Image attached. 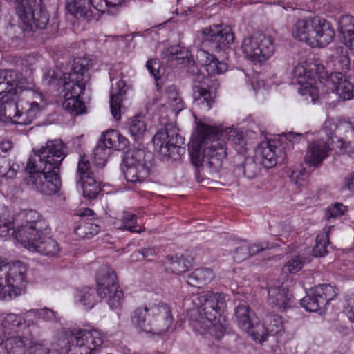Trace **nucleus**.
<instances>
[{
  "mask_svg": "<svg viewBox=\"0 0 354 354\" xmlns=\"http://www.w3.org/2000/svg\"><path fill=\"white\" fill-rule=\"evenodd\" d=\"M45 105L32 80L13 70L0 71V121L28 125Z\"/></svg>",
  "mask_w": 354,
  "mask_h": 354,
  "instance_id": "nucleus-1",
  "label": "nucleus"
},
{
  "mask_svg": "<svg viewBox=\"0 0 354 354\" xmlns=\"http://www.w3.org/2000/svg\"><path fill=\"white\" fill-rule=\"evenodd\" d=\"M60 140H50L35 158L29 159L26 169L29 174L27 184L44 194L57 192L61 187L58 175L59 165L65 157Z\"/></svg>",
  "mask_w": 354,
  "mask_h": 354,
  "instance_id": "nucleus-2",
  "label": "nucleus"
},
{
  "mask_svg": "<svg viewBox=\"0 0 354 354\" xmlns=\"http://www.w3.org/2000/svg\"><path fill=\"white\" fill-rule=\"evenodd\" d=\"M196 124V140L189 147L192 163L196 167L205 165L216 171L226 156V142L220 137L218 127L203 121Z\"/></svg>",
  "mask_w": 354,
  "mask_h": 354,
  "instance_id": "nucleus-3",
  "label": "nucleus"
},
{
  "mask_svg": "<svg viewBox=\"0 0 354 354\" xmlns=\"http://www.w3.org/2000/svg\"><path fill=\"white\" fill-rule=\"evenodd\" d=\"M194 305L198 313V317L192 322L195 330L201 334L209 333L217 339L224 335L221 313L225 307V295L211 291L201 292L193 299Z\"/></svg>",
  "mask_w": 354,
  "mask_h": 354,
  "instance_id": "nucleus-4",
  "label": "nucleus"
},
{
  "mask_svg": "<svg viewBox=\"0 0 354 354\" xmlns=\"http://www.w3.org/2000/svg\"><path fill=\"white\" fill-rule=\"evenodd\" d=\"M26 222L32 225L22 230L23 234L20 236L22 245L29 251L55 255L59 247L57 243L48 236L50 230L47 221L38 212H31L26 216Z\"/></svg>",
  "mask_w": 354,
  "mask_h": 354,
  "instance_id": "nucleus-5",
  "label": "nucleus"
},
{
  "mask_svg": "<svg viewBox=\"0 0 354 354\" xmlns=\"http://www.w3.org/2000/svg\"><path fill=\"white\" fill-rule=\"evenodd\" d=\"M86 60L75 59L73 70L63 75L64 88L63 108L73 115L84 113L86 109L84 103L80 100V95L85 89L86 80L84 73L87 70Z\"/></svg>",
  "mask_w": 354,
  "mask_h": 354,
  "instance_id": "nucleus-6",
  "label": "nucleus"
},
{
  "mask_svg": "<svg viewBox=\"0 0 354 354\" xmlns=\"http://www.w3.org/2000/svg\"><path fill=\"white\" fill-rule=\"evenodd\" d=\"M173 322L169 306L163 303L137 308L131 322L140 333L161 335L167 331Z\"/></svg>",
  "mask_w": 354,
  "mask_h": 354,
  "instance_id": "nucleus-7",
  "label": "nucleus"
},
{
  "mask_svg": "<svg viewBox=\"0 0 354 354\" xmlns=\"http://www.w3.org/2000/svg\"><path fill=\"white\" fill-rule=\"evenodd\" d=\"M26 267L19 262L0 266V299H12L22 293L26 284Z\"/></svg>",
  "mask_w": 354,
  "mask_h": 354,
  "instance_id": "nucleus-8",
  "label": "nucleus"
},
{
  "mask_svg": "<svg viewBox=\"0 0 354 354\" xmlns=\"http://www.w3.org/2000/svg\"><path fill=\"white\" fill-rule=\"evenodd\" d=\"M243 56L254 64L270 59L275 52L274 39L270 35L254 33L243 38L241 42Z\"/></svg>",
  "mask_w": 354,
  "mask_h": 354,
  "instance_id": "nucleus-9",
  "label": "nucleus"
},
{
  "mask_svg": "<svg viewBox=\"0 0 354 354\" xmlns=\"http://www.w3.org/2000/svg\"><path fill=\"white\" fill-rule=\"evenodd\" d=\"M315 67V65L310 62H301L295 67L292 72L293 78L299 85V93L301 95L308 96L313 103H315L317 100L320 75H324L326 72L323 66H316L317 74L314 75L313 71Z\"/></svg>",
  "mask_w": 354,
  "mask_h": 354,
  "instance_id": "nucleus-10",
  "label": "nucleus"
},
{
  "mask_svg": "<svg viewBox=\"0 0 354 354\" xmlns=\"http://www.w3.org/2000/svg\"><path fill=\"white\" fill-rule=\"evenodd\" d=\"M105 336L96 328L80 330L72 334L68 340V346L62 348V354H97Z\"/></svg>",
  "mask_w": 354,
  "mask_h": 354,
  "instance_id": "nucleus-11",
  "label": "nucleus"
},
{
  "mask_svg": "<svg viewBox=\"0 0 354 354\" xmlns=\"http://www.w3.org/2000/svg\"><path fill=\"white\" fill-rule=\"evenodd\" d=\"M16 10L19 25L24 30L43 29L48 23L49 16L42 8L41 0H21Z\"/></svg>",
  "mask_w": 354,
  "mask_h": 354,
  "instance_id": "nucleus-12",
  "label": "nucleus"
},
{
  "mask_svg": "<svg viewBox=\"0 0 354 354\" xmlns=\"http://www.w3.org/2000/svg\"><path fill=\"white\" fill-rule=\"evenodd\" d=\"M339 32L346 46H337L330 57V62L336 70L346 72L351 67V59L347 48L354 46V17L342 16L339 21Z\"/></svg>",
  "mask_w": 354,
  "mask_h": 354,
  "instance_id": "nucleus-13",
  "label": "nucleus"
},
{
  "mask_svg": "<svg viewBox=\"0 0 354 354\" xmlns=\"http://www.w3.org/2000/svg\"><path fill=\"white\" fill-rule=\"evenodd\" d=\"M97 294L106 299L111 309L118 308L122 304L123 293L119 289L116 274L108 266H102L96 275Z\"/></svg>",
  "mask_w": 354,
  "mask_h": 354,
  "instance_id": "nucleus-14",
  "label": "nucleus"
},
{
  "mask_svg": "<svg viewBox=\"0 0 354 354\" xmlns=\"http://www.w3.org/2000/svg\"><path fill=\"white\" fill-rule=\"evenodd\" d=\"M319 84L320 88L317 101L330 92L335 93L343 100H348L354 97V84L341 72H334L328 75L326 71L324 75H320Z\"/></svg>",
  "mask_w": 354,
  "mask_h": 354,
  "instance_id": "nucleus-15",
  "label": "nucleus"
},
{
  "mask_svg": "<svg viewBox=\"0 0 354 354\" xmlns=\"http://www.w3.org/2000/svg\"><path fill=\"white\" fill-rule=\"evenodd\" d=\"M144 151L133 150L128 151L124 158L122 172L127 181L132 183H141L149 175V167L147 165Z\"/></svg>",
  "mask_w": 354,
  "mask_h": 354,
  "instance_id": "nucleus-16",
  "label": "nucleus"
},
{
  "mask_svg": "<svg viewBox=\"0 0 354 354\" xmlns=\"http://www.w3.org/2000/svg\"><path fill=\"white\" fill-rule=\"evenodd\" d=\"M336 296L335 288L330 284H322L315 286L310 292L301 299V305L310 312L322 314L326 305Z\"/></svg>",
  "mask_w": 354,
  "mask_h": 354,
  "instance_id": "nucleus-17",
  "label": "nucleus"
},
{
  "mask_svg": "<svg viewBox=\"0 0 354 354\" xmlns=\"http://www.w3.org/2000/svg\"><path fill=\"white\" fill-rule=\"evenodd\" d=\"M108 6L106 0H66L68 11L87 21L97 19Z\"/></svg>",
  "mask_w": 354,
  "mask_h": 354,
  "instance_id": "nucleus-18",
  "label": "nucleus"
},
{
  "mask_svg": "<svg viewBox=\"0 0 354 354\" xmlns=\"http://www.w3.org/2000/svg\"><path fill=\"white\" fill-rule=\"evenodd\" d=\"M335 30L330 22L318 17L311 18L307 44L312 48H324L334 38Z\"/></svg>",
  "mask_w": 354,
  "mask_h": 354,
  "instance_id": "nucleus-19",
  "label": "nucleus"
},
{
  "mask_svg": "<svg viewBox=\"0 0 354 354\" xmlns=\"http://www.w3.org/2000/svg\"><path fill=\"white\" fill-rule=\"evenodd\" d=\"M203 44L219 51L225 50L234 40V35L229 26L224 25H214L203 30Z\"/></svg>",
  "mask_w": 354,
  "mask_h": 354,
  "instance_id": "nucleus-20",
  "label": "nucleus"
},
{
  "mask_svg": "<svg viewBox=\"0 0 354 354\" xmlns=\"http://www.w3.org/2000/svg\"><path fill=\"white\" fill-rule=\"evenodd\" d=\"M76 182L84 198H94L101 191L100 183L93 176L90 162L84 156L78 162Z\"/></svg>",
  "mask_w": 354,
  "mask_h": 354,
  "instance_id": "nucleus-21",
  "label": "nucleus"
},
{
  "mask_svg": "<svg viewBox=\"0 0 354 354\" xmlns=\"http://www.w3.org/2000/svg\"><path fill=\"white\" fill-rule=\"evenodd\" d=\"M155 149L163 156H170L174 150L180 149L183 138L178 135V130L171 127H166L157 131L153 138Z\"/></svg>",
  "mask_w": 354,
  "mask_h": 354,
  "instance_id": "nucleus-22",
  "label": "nucleus"
},
{
  "mask_svg": "<svg viewBox=\"0 0 354 354\" xmlns=\"http://www.w3.org/2000/svg\"><path fill=\"white\" fill-rule=\"evenodd\" d=\"M31 212H37L35 210H26L21 212L14 218H8L0 216V237L6 240L14 238L22 245L21 235L23 234L21 230L28 225H32L26 222V216Z\"/></svg>",
  "mask_w": 354,
  "mask_h": 354,
  "instance_id": "nucleus-23",
  "label": "nucleus"
},
{
  "mask_svg": "<svg viewBox=\"0 0 354 354\" xmlns=\"http://www.w3.org/2000/svg\"><path fill=\"white\" fill-rule=\"evenodd\" d=\"M5 349L8 354H45L46 353L45 348L41 345L33 343L28 338L19 336L8 338L5 342Z\"/></svg>",
  "mask_w": 354,
  "mask_h": 354,
  "instance_id": "nucleus-24",
  "label": "nucleus"
},
{
  "mask_svg": "<svg viewBox=\"0 0 354 354\" xmlns=\"http://www.w3.org/2000/svg\"><path fill=\"white\" fill-rule=\"evenodd\" d=\"M330 150V138L312 142L308 147L304 160L308 165L316 167L328 156Z\"/></svg>",
  "mask_w": 354,
  "mask_h": 354,
  "instance_id": "nucleus-25",
  "label": "nucleus"
},
{
  "mask_svg": "<svg viewBox=\"0 0 354 354\" xmlns=\"http://www.w3.org/2000/svg\"><path fill=\"white\" fill-rule=\"evenodd\" d=\"M268 294V303L273 308L284 311L292 306V297L286 288L269 287Z\"/></svg>",
  "mask_w": 354,
  "mask_h": 354,
  "instance_id": "nucleus-26",
  "label": "nucleus"
},
{
  "mask_svg": "<svg viewBox=\"0 0 354 354\" xmlns=\"http://www.w3.org/2000/svg\"><path fill=\"white\" fill-rule=\"evenodd\" d=\"M192 90L194 105L203 111H209L214 103L215 94L203 83L194 84Z\"/></svg>",
  "mask_w": 354,
  "mask_h": 354,
  "instance_id": "nucleus-27",
  "label": "nucleus"
},
{
  "mask_svg": "<svg viewBox=\"0 0 354 354\" xmlns=\"http://www.w3.org/2000/svg\"><path fill=\"white\" fill-rule=\"evenodd\" d=\"M254 162L266 168L277 164L276 147L270 141L263 142L254 150Z\"/></svg>",
  "mask_w": 354,
  "mask_h": 354,
  "instance_id": "nucleus-28",
  "label": "nucleus"
},
{
  "mask_svg": "<svg viewBox=\"0 0 354 354\" xmlns=\"http://www.w3.org/2000/svg\"><path fill=\"white\" fill-rule=\"evenodd\" d=\"M196 59L209 75L222 74L227 70L225 62L219 61L216 56L204 50L197 51Z\"/></svg>",
  "mask_w": 354,
  "mask_h": 354,
  "instance_id": "nucleus-29",
  "label": "nucleus"
},
{
  "mask_svg": "<svg viewBox=\"0 0 354 354\" xmlns=\"http://www.w3.org/2000/svg\"><path fill=\"white\" fill-rule=\"evenodd\" d=\"M125 93V82L123 80H119L116 83V87H112L111 90L110 109L113 117L117 120L121 118L120 104Z\"/></svg>",
  "mask_w": 354,
  "mask_h": 354,
  "instance_id": "nucleus-30",
  "label": "nucleus"
},
{
  "mask_svg": "<svg viewBox=\"0 0 354 354\" xmlns=\"http://www.w3.org/2000/svg\"><path fill=\"white\" fill-rule=\"evenodd\" d=\"M103 143L106 149L118 151L125 149L129 145L128 139L118 131L110 129L102 135Z\"/></svg>",
  "mask_w": 354,
  "mask_h": 354,
  "instance_id": "nucleus-31",
  "label": "nucleus"
},
{
  "mask_svg": "<svg viewBox=\"0 0 354 354\" xmlns=\"http://www.w3.org/2000/svg\"><path fill=\"white\" fill-rule=\"evenodd\" d=\"M192 258L187 259L184 256L167 257L165 262L167 272L180 274L187 271L192 266Z\"/></svg>",
  "mask_w": 354,
  "mask_h": 354,
  "instance_id": "nucleus-32",
  "label": "nucleus"
},
{
  "mask_svg": "<svg viewBox=\"0 0 354 354\" xmlns=\"http://www.w3.org/2000/svg\"><path fill=\"white\" fill-rule=\"evenodd\" d=\"M75 301L86 309L92 308L97 303L95 290L89 287L77 290L75 293Z\"/></svg>",
  "mask_w": 354,
  "mask_h": 354,
  "instance_id": "nucleus-33",
  "label": "nucleus"
},
{
  "mask_svg": "<svg viewBox=\"0 0 354 354\" xmlns=\"http://www.w3.org/2000/svg\"><path fill=\"white\" fill-rule=\"evenodd\" d=\"M214 278V273L209 268L196 269L187 277V283L192 286L202 287Z\"/></svg>",
  "mask_w": 354,
  "mask_h": 354,
  "instance_id": "nucleus-34",
  "label": "nucleus"
},
{
  "mask_svg": "<svg viewBox=\"0 0 354 354\" xmlns=\"http://www.w3.org/2000/svg\"><path fill=\"white\" fill-rule=\"evenodd\" d=\"M310 23L311 18L298 19L292 27V36L296 40L307 44Z\"/></svg>",
  "mask_w": 354,
  "mask_h": 354,
  "instance_id": "nucleus-35",
  "label": "nucleus"
},
{
  "mask_svg": "<svg viewBox=\"0 0 354 354\" xmlns=\"http://www.w3.org/2000/svg\"><path fill=\"white\" fill-rule=\"evenodd\" d=\"M235 315L238 324L243 330H248L251 328L254 314L248 305L239 304L235 310Z\"/></svg>",
  "mask_w": 354,
  "mask_h": 354,
  "instance_id": "nucleus-36",
  "label": "nucleus"
},
{
  "mask_svg": "<svg viewBox=\"0 0 354 354\" xmlns=\"http://www.w3.org/2000/svg\"><path fill=\"white\" fill-rule=\"evenodd\" d=\"M219 133L220 137H222L224 140L227 138L237 151H241L246 144L243 132L236 129L229 128L225 130L219 129Z\"/></svg>",
  "mask_w": 354,
  "mask_h": 354,
  "instance_id": "nucleus-37",
  "label": "nucleus"
},
{
  "mask_svg": "<svg viewBox=\"0 0 354 354\" xmlns=\"http://www.w3.org/2000/svg\"><path fill=\"white\" fill-rule=\"evenodd\" d=\"M129 131L135 140H139L144 137L147 132V124L142 116L138 115L130 120Z\"/></svg>",
  "mask_w": 354,
  "mask_h": 354,
  "instance_id": "nucleus-38",
  "label": "nucleus"
},
{
  "mask_svg": "<svg viewBox=\"0 0 354 354\" xmlns=\"http://www.w3.org/2000/svg\"><path fill=\"white\" fill-rule=\"evenodd\" d=\"M165 97L168 100L169 106L176 114L185 108L184 102L179 97L174 86H170L167 88Z\"/></svg>",
  "mask_w": 354,
  "mask_h": 354,
  "instance_id": "nucleus-39",
  "label": "nucleus"
},
{
  "mask_svg": "<svg viewBox=\"0 0 354 354\" xmlns=\"http://www.w3.org/2000/svg\"><path fill=\"white\" fill-rule=\"evenodd\" d=\"M266 328L265 320L262 324L254 323V321L252 322L251 328L248 330H245V331H246L255 342L261 343L264 342L267 337L270 335Z\"/></svg>",
  "mask_w": 354,
  "mask_h": 354,
  "instance_id": "nucleus-40",
  "label": "nucleus"
},
{
  "mask_svg": "<svg viewBox=\"0 0 354 354\" xmlns=\"http://www.w3.org/2000/svg\"><path fill=\"white\" fill-rule=\"evenodd\" d=\"M265 323L270 335H278L284 331L282 317L278 315H267L265 317Z\"/></svg>",
  "mask_w": 354,
  "mask_h": 354,
  "instance_id": "nucleus-41",
  "label": "nucleus"
},
{
  "mask_svg": "<svg viewBox=\"0 0 354 354\" xmlns=\"http://www.w3.org/2000/svg\"><path fill=\"white\" fill-rule=\"evenodd\" d=\"M347 211V207L341 203H334L325 210L324 218L329 223L343 216Z\"/></svg>",
  "mask_w": 354,
  "mask_h": 354,
  "instance_id": "nucleus-42",
  "label": "nucleus"
},
{
  "mask_svg": "<svg viewBox=\"0 0 354 354\" xmlns=\"http://www.w3.org/2000/svg\"><path fill=\"white\" fill-rule=\"evenodd\" d=\"M170 59L176 62V64H182L189 62L190 53L185 47L180 46H173L169 48Z\"/></svg>",
  "mask_w": 354,
  "mask_h": 354,
  "instance_id": "nucleus-43",
  "label": "nucleus"
},
{
  "mask_svg": "<svg viewBox=\"0 0 354 354\" xmlns=\"http://www.w3.org/2000/svg\"><path fill=\"white\" fill-rule=\"evenodd\" d=\"M98 225L93 223H84L80 225L75 230V234L80 238L90 239L100 232Z\"/></svg>",
  "mask_w": 354,
  "mask_h": 354,
  "instance_id": "nucleus-44",
  "label": "nucleus"
},
{
  "mask_svg": "<svg viewBox=\"0 0 354 354\" xmlns=\"http://www.w3.org/2000/svg\"><path fill=\"white\" fill-rule=\"evenodd\" d=\"M305 261L306 259L302 255H294L284 265L283 271L290 274H295L303 268Z\"/></svg>",
  "mask_w": 354,
  "mask_h": 354,
  "instance_id": "nucleus-45",
  "label": "nucleus"
},
{
  "mask_svg": "<svg viewBox=\"0 0 354 354\" xmlns=\"http://www.w3.org/2000/svg\"><path fill=\"white\" fill-rule=\"evenodd\" d=\"M328 243V232L319 234L317 236L316 245L313 249V254L315 257H322L327 253L326 245Z\"/></svg>",
  "mask_w": 354,
  "mask_h": 354,
  "instance_id": "nucleus-46",
  "label": "nucleus"
},
{
  "mask_svg": "<svg viewBox=\"0 0 354 354\" xmlns=\"http://www.w3.org/2000/svg\"><path fill=\"white\" fill-rule=\"evenodd\" d=\"M268 248V244L263 245H258V244H252L250 245H248L245 243L241 244L240 250H244L245 252L243 256L237 257L238 261H242L250 256L254 255L260 251L265 250Z\"/></svg>",
  "mask_w": 354,
  "mask_h": 354,
  "instance_id": "nucleus-47",
  "label": "nucleus"
},
{
  "mask_svg": "<svg viewBox=\"0 0 354 354\" xmlns=\"http://www.w3.org/2000/svg\"><path fill=\"white\" fill-rule=\"evenodd\" d=\"M93 156L94 164L98 167H104L109 156L108 149L104 146H97L93 150Z\"/></svg>",
  "mask_w": 354,
  "mask_h": 354,
  "instance_id": "nucleus-48",
  "label": "nucleus"
},
{
  "mask_svg": "<svg viewBox=\"0 0 354 354\" xmlns=\"http://www.w3.org/2000/svg\"><path fill=\"white\" fill-rule=\"evenodd\" d=\"M136 216L134 214L131 213H124L122 219V224L120 229L123 230H129L132 232H138L140 233L142 231L140 230L136 229Z\"/></svg>",
  "mask_w": 354,
  "mask_h": 354,
  "instance_id": "nucleus-49",
  "label": "nucleus"
},
{
  "mask_svg": "<svg viewBox=\"0 0 354 354\" xmlns=\"http://www.w3.org/2000/svg\"><path fill=\"white\" fill-rule=\"evenodd\" d=\"M22 324V317L14 314H7L2 320V326L4 328L10 326H19Z\"/></svg>",
  "mask_w": 354,
  "mask_h": 354,
  "instance_id": "nucleus-50",
  "label": "nucleus"
},
{
  "mask_svg": "<svg viewBox=\"0 0 354 354\" xmlns=\"http://www.w3.org/2000/svg\"><path fill=\"white\" fill-rule=\"evenodd\" d=\"M16 174V171L12 169L10 163L3 158H0V177L12 178Z\"/></svg>",
  "mask_w": 354,
  "mask_h": 354,
  "instance_id": "nucleus-51",
  "label": "nucleus"
},
{
  "mask_svg": "<svg viewBox=\"0 0 354 354\" xmlns=\"http://www.w3.org/2000/svg\"><path fill=\"white\" fill-rule=\"evenodd\" d=\"M146 66L156 81L160 78V62L158 59H151L147 61Z\"/></svg>",
  "mask_w": 354,
  "mask_h": 354,
  "instance_id": "nucleus-52",
  "label": "nucleus"
},
{
  "mask_svg": "<svg viewBox=\"0 0 354 354\" xmlns=\"http://www.w3.org/2000/svg\"><path fill=\"white\" fill-rule=\"evenodd\" d=\"M344 311L350 321L354 322V292L346 299Z\"/></svg>",
  "mask_w": 354,
  "mask_h": 354,
  "instance_id": "nucleus-53",
  "label": "nucleus"
},
{
  "mask_svg": "<svg viewBox=\"0 0 354 354\" xmlns=\"http://www.w3.org/2000/svg\"><path fill=\"white\" fill-rule=\"evenodd\" d=\"M39 313L38 309L30 310L25 313L24 317L22 318V322L27 326H30L39 319Z\"/></svg>",
  "mask_w": 354,
  "mask_h": 354,
  "instance_id": "nucleus-54",
  "label": "nucleus"
},
{
  "mask_svg": "<svg viewBox=\"0 0 354 354\" xmlns=\"http://www.w3.org/2000/svg\"><path fill=\"white\" fill-rule=\"evenodd\" d=\"M39 319H41L46 322H57V319L56 317L55 312L53 310L44 308L39 310Z\"/></svg>",
  "mask_w": 354,
  "mask_h": 354,
  "instance_id": "nucleus-55",
  "label": "nucleus"
},
{
  "mask_svg": "<svg viewBox=\"0 0 354 354\" xmlns=\"http://www.w3.org/2000/svg\"><path fill=\"white\" fill-rule=\"evenodd\" d=\"M344 185L350 191L354 192V172L345 178Z\"/></svg>",
  "mask_w": 354,
  "mask_h": 354,
  "instance_id": "nucleus-56",
  "label": "nucleus"
},
{
  "mask_svg": "<svg viewBox=\"0 0 354 354\" xmlns=\"http://www.w3.org/2000/svg\"><path fill=\"white\" fill-rule=\"evenodd\" d=\"M143 257L148 258L149 257H153L156 254V250L154 248H142L140 250Z\"/></svg>",
  "mask_w": 354,
  "mask_h": 354,
  "instance_id": "nucleus-57",
  "label": "nucleus"
},
{
  "mask_svg": "<svg viewBox=\"0 0 354 354\" xmlns=\"http://www.w3.org/2000/svg\"><path fill=\"white\" fill-rule=\"evenodd\" d=\"M286 138L288 140L291 142H295L299 140L303 137L302 134L300 133H295L289 132L287 134L284 135Z\"/></svg>",
  "mask_w": 354,
  "mask_h": 354,
  "instance_id": "nucleus-58",
  "label": "nucleus"
},
{
  "mask_svg": "<svg viewBox=\"0 0 354 354\" xmlns=\"http://www.w3.org/2000/svg\"><path fill=\"white\" fill-rule=\"evenodd\" d=\"M346 138L348 140L349 142L354 141V127L351 125H348L346 129Z\"/></svg>",
  "mask_w": 354,
  "mask_h": 354,
  "instance_id": "nucleus-59",
  "label": "nucleus"
},
{
  "mask_svg": "<svg viewBox=\"0 0 354 354\" xmlns=\"http://www.w3.org/2000/svg\"><path fill=\"white\" fill-rule=\"evenodd\" d=\"M12 148V143L9 140H3L0 142V152H7Z\"/></svg>",
  "mask_w": 354,
  "mask_h": 354,
  "instance_id": "nucleus-60",
  "label": "nucleus"
},
{
  "mask_svg": "<svg viewBox=\"0 0 354 354\" xmlns=\"http://www.w3.org/2000/svg\"><path fill=\"white\" fill-rule=\"evenodd\" d=\"M93 214V212L92 209L89 208H86L80 214V216H91Z\"/></svg>",
  "mask_w": 354,
  "mask_h": 354,
  "instance_id": "nucleus-61",
  "label": "nucleus"
},
{
  "mask_svg": "<svg viewBox=\"0 0 354 354\" xmlns=\"http://www.w3.org/2000/svg\"><path fill=\"white\" fill-rule=\"evenodd\" d=\"M240 248H241V245L238 248H236V250H235V256L234 257V259L236 261H239L237 260V257H241L243 255L245 251L244 250H240Z\"/></svg>",
  "mask_w": 354,
  "mask_h": 354,
  "instance_id": "nucleus-62",
  "label": "nucleus"
},
{
  "mask_svg": "<svg viewBox=\"0 0 354 354\" xmlns=\"http://www.w3.org/2000/svg\"><path fill=\"white\" fill-rule=\"evenodd\" d=\"M338 142H339V143H340V146H339V147H340L341 148H344V147H346V144L347 143V142H346V141H344L343 139H339V140H338Z\"/></svg>",
  "mask_w": 354,
  "mask_h": 354,
  "instance_id": "nucleus-63",
  "label": "nucleus"
},
{
  "mask_svg": "<svg viewBox=\"0 0 354 354\" xmlns=\"http://www.w3.org/2000/svg\"><path fill=\"white\" fill-rule=\"evenodd\" d=\"M295 184H298L299 185H301V183H299L298 181H296V182H295Z\"/></svg>",
  "mask_w": 354,
  "mask_h": 354,
  "instance_id": "nucleus-64",
  "label": "nucleus"
}]
</instances>
